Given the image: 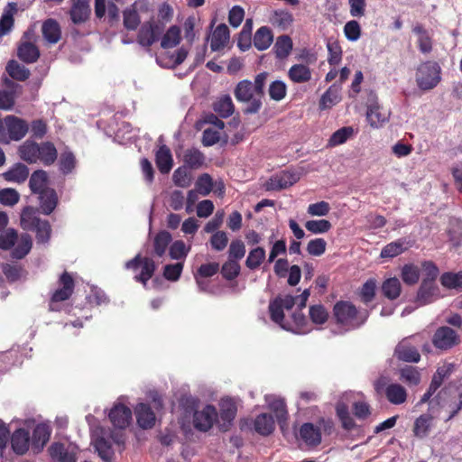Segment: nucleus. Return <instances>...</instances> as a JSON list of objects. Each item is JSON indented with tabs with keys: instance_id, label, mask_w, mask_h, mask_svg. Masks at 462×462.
Masks as SVG:
<instances>
[{
	"instance_id": "29",
	"label": "nucleus",
	"mask_w": 462,
	"mask_h": 462,
	"mask_svg": "<svg viewBox=\"0 0 462 462\" xmlns=\"http://www.w3.org/2000/svg\"><path fill=\"white\" fill-rule=\"evenodd\" d=\"M11 442L12 448L16 454H24L29 448V432L23 429H19L15 430L12 436Z\"/></svg>"
},
{
	"instance_id": "11",
	"label": "nucleus",
	"mask_w": 462,
	"mask_h": 462,
	"mask_svg": "<svg viewBox=\"0 0 462 462\" xmlns=\"http://www.w3.org/2000/svg\"><path fill=\"white\" fill-rule=\"evenodd\" d=\"M432 342L437 348L447 350L457 345L459 337L455 330L444 326L436 330Z\"/></svg>"
},
{
	"instance_id": "8",
	"label": "nucleus",
	"mask_w": 462,
	"mask_h": 462,
	"mask_svg": "<svg viewBox=\"0 0 462 462\" xmlns=\"http://www.w3.org/2000/svg\"><path fill=\"white\" fill-rule=\"evenodd\" d=\"M366 120L372 128L383 127L390 119L391 112L382 106L375 97H373L367 105Z\"/></svg>"
},
{
	"instance_id": "47",
	"label": "nucleus",
	"mask_w": 462,
	"mask_h": 462,
	"mask_svg": "<svg viewBox=\"0 0 462 462\" xmlns=\"http://www.w3.org/2000/svg\"><path fill=\"white\" fill-rule=\"evenodd\" d=\"M136 5H137V3H134L133 5L127 7L123 12L124 26L127 30H131V31L135 30L141 23V19L137 13Z\"/></svg>"
},
{
	"instance_id": "43",
	"label": "nucleus",
	"mask_w": 462,
	"mask_h": 462,
	"mask_svg": "<svg viewBox=\"0 0 462 462\" xmlns=\"http://www.w3.org/2000/svg\"><path fill=\"white\" fill-rule=\"evenodd\" d=\"M180 39L181 36L180 27L177 25H172L166 31V32L162 36L161 41V46L163 49L173 48L180 43Z\"/></svg>"
},
{
	"instance_id": "49",
	"label": "nucleus",
	"mask_w": 462,
	"mask_h": 462,
	"mask_svg": "<svg viewBox=\"0 0 462 462\" xmlns=\"http://www.w3.org/2000/svg\"><path fill=\"white\" fill-rule=\"evenodd\" d=\"M32 245V237L28 234H23L17 245L13 250V257L16 259L23 258L31 251Z\"/></svg>"
},
{
	"instance_id": "25",
	"label": "nucleus",
	"mask_w": 462,
	"mask_h": 462,
	"mask_svg": "<svg viewBox=\"0 0 462 462\" xmlns=\"http://www.w3.org/2000/svg\"><path fill=\"white\" fill-rule=\"evenodd\" d=\"M90 0H72L70 17L74 23H84L90 14Z\"/></svg>"
},
{
	"instance_id": "31",
	"label": "nucleus",
	"mask_w": 462,
	"mask_h": 462,
	"mask_svg": "<svg viewBox=\"0 0 462 462\" xmlns=\"http://www.w3.org/2000/svg\"><path fill=\"white\" fill-rule=\"evenodd\" d=\"M292 22V14L284 10L273 11L269 16V23L282 31L287 30Z\"/></svg>"
},
{
	"instance_id": "54",
	"label": "nucleus",
	"mask_w": 462,
	"mask_h": 462,
	"mask_svg": "<svg viewBox=\"0 0 462 462\" xmlns=\"http://www.w3.org/2000/svg\"><path fill=\"white\" fill-rule=\"evenodd\" d=\"M172 181L180 188H188L191 184L192 178L185 167H179L172 174Z\"/></svg>"
},
{
	"instance_id": "22",
	"label": "nucleus",
	"mask_w": 462,
	"mask_h": 462,
	"mask_svg": "<svg viewBox=\"0 0 462 462\" xmlns=\"http://www.w3.org/2000/svg\"><path fill=\"white\" fill-rule=\"evenodd\" d=\"M300 437L308 446H317L321 442V432L312 423H304L300 429Z\"/></svg>"
},
{
	"instance_id": "19",
	"label": "nucleus",
	"mask_w": 462,
	"mask_h": 462,
	"mask_svg": "<svg viewBox=\"0 0 462 462\" xmlns=\"http://www.w3.org/2000/svg\"><path fill=\"white\" fill-rule=\"evenodd\" d=\"M134 412L137 423L142 429H151L155 424V415L147 404L139 403Z\"/></svg>"
},
{
	"instance_id": "6",
	"label": "nucleus",
	"mask_w": 462,
	"mask_h": 462,
	"mask_svg": "<svg viewBox=\"0 0 462 462\" xmlns=\"http://www.w3.org/2000/svg\"><path fill=\"white\" fill-rule=\"evenodd\" d=\"M438 404L448 412L447 420L452 419L462 409V387L444 388L436 396Z\"/></svg>"
},
{
	"instance_id": "52",
	"label": "nucleus",
	"mask_w": 462,
	"mask_h": 462,
	"mask_svg": "<svg viewBox=\"0 0 462 462\" xmlns=\"http://www.w3.org/2000/svg\"><path fill=\"white\" fill-rule=\"evenodd\" d=\"M454 369L453 364H444L437 369L431 380V388H439L444 380L448 379Z\"/></svg>"
},
{
	"instance_id": "28",
	"label": "nucleus",
	"mask_w": 462,
	"mask_h": 462,
	"mask_svg": "<svg viewBox=\"0 0 462 462\" xmlns=\"http://www.w3.org/2000/svg\"><path fill=\"white\" fill-rule=\"evenodd\" d=\"M384 394L392 404L400 405L406 402L407 392L398 383H391L384 389Z\"/></svg>"
},
{
	"instance_id": "30",
	"label": "nucleus",
	"mask_w": 462,
	"mask_h": 462,
	"mask_svg": "<svg viewBox=\"0 0 462 462\" xmlns=\"http://www.w3.org/2000/svg\"><path fill=\"white\" fill-rule=\"evenodd\" d=\"M273 41V34L267 26L260 27L254 33V45L258 51L267 50Z\"/></svg>"
},
{
	"instance_id": "27",
	"label": "nucleus",
	"mask_w": 462,
	"mask_h": 462,
	"mask_svg": "<svg viewBox=\"0 0 462 462\" xmlns=\"http://www.w3.org/2000/svg\"><path fill=\"white\" fill-rule=\"evenodd\" d=\"M155 162L162 173H168L173 165L171 150L166 145H162L155 153Z\"/></svg>"
},
{
	"instance_id": "35",
	"label": "nucleus",
	"mask_w": 462,
	"mask_h": 462,
	"mask_svg": "<svg viewBox=\"0 0 462 462\" xmlns=\"http://www.w3.org/2000/svg\"><path fill=\"white\" fill-rule=\"evenodd\" d=\"M17 55L23 61L26 63H33L38 60L40 51L33 43L24 42L19 46Z\"/></svg>"
},
{
	"instance_id": "44",
	"label": "nucleus",
	"mask_w": 462,
	"mask_h": 462,
	"mask_svg": "<svg viewBox=\"0 0 462 462\" xmlns=\"http://www.w3.org/2000/svg\"><path fill=\"white\" fill-rule=\"evenodd\" d=\"M28 175V168L22 163L15 164L12 169L4 173V177L6 180L17 183L23 182Z\"/></svg>"
},
{
	"instance_id": "63",
	"label": "nucleus",
	"mask_w": 462,
	"mask_h": 462,
	"mask_svg": "<svg viewBox=\"0 0 462 462\" xmlns=\"http://www.w3.org/2000/svg\"><path fill=\"white\" fill-rule=\"evenodd\" d=\"M287 87L282 80L273 81L269 87V95L273 100L281 101L286 96Z\"/></svg>"
},
{
	"instance_id": "12",
	"label": "nucleus",
	"mask_w": 462,
	"mask_h": 462,
	"mask_svg": "<svg viewBox=\"0 0 462 462\" xmlns=\"http://www.w3.org/2000/svg\"><path fill=\"white\" fill-rule=\"evenodd\" d=\"M217 412L214 406L207 405L202 410H196L193 414V425L200 431H207L217 420Z\"/></svg>"
},
{
	"instance_id": "46",
	"label": "nucleus",
	"mask_w": 462,
	"mask_h": 462,
	"mask_svg": "<svg viewBox=\"0 0 462 462\" xmlns=\"http://www.w3.org/2000/svg\"><path fill=\"white\" fill-rule=\"evenodd\" d=\"M183 161L189 167L199 169L204 164L205 156L198 149L190 148L184 152Z\"/></svg>"
},
{
	"instance_id": "7",
	"label": "nucleus",
	"mask_w": 462,
	"mask_h": 462,
	"mask_svg": "<svg viewBox=\"0 0 462 462\" xmlns=\"http://www.w3.org/2000/svg\"><path fill=\"white\" fill-rule=\"evenodd\" d=\"M203 123L208 125L203 131L202 143L205 146L214 145L226 137L225 123L214 114L206 115Z\"/></svg>"
},
{
	"instance_id": "60",
	"label": "nucleus",
	"mask_w": 462,
	"mask_h": 462,
	"mask_svg": "<svg viewBox=\"0 0 462 462\" xmlns=\"http://www.w3.org/2000/svg\"><path fill=\"white\" fill-rule=\"evenodd\" d=\"M265 258V251L262 247H256L250 251L247 259H246V266L249 269H255L257 268L263 259Z\"/></svg>"
},
{
	"instance_id": "55",
	"label": "nucleus",
	"mask_w": 462,
	"mask_h": 462,
	"mask_svg": "<svg viewBox=\"0 0 462 462\" xmlns=\"http://www.w3.org/2000/svg\"><path fill=\"white\" fill-rule=\"evenodd\" d=\"M171 242V235L167 231L160 232L154 238V251L158 256L166 252L169 244Z\"/></svg>"
},
{
	"instance_id": "40",
	"label": "nucleus",
	"mask_w": 462,
	"mask_h": 462,
	"mask_svg": "<svg viewBox=\"0 0 462 462\" xmlns=\"http://www.w3.org/2000/svg\"><path fill=\"white\" fill-rule=\"evenodd\" d=\"M57 159V150L51 143L39 144L38 161L45 165L52 164Z\"/></svg>"
},
{
	"instance_id": "45",
	"label": "nucleus",
	"mask_w": 462,
	"mask_h": 462,
	"mask_svg": "<svg viewBox=\"0 0 462 462\" xmlns=\"http://www.w3.org/2000/svg\"><path fill=\"white\" fill-rule=\"evenodd\" d=\"M50 436V426L46 423H40L34 428L32 434V443L38 448H42L49 440Z\"/></svg>"
},
{
	"instance_id": "61",
	"label": "nucleus",
	"mask_w": 462,
	"mask_h": 462,
	"mask_svg": "<svg viewBox=\"0 0 462 462\" xmlns=\"http://www.w3.org/2000/svg\"><path fill=\"white\" fill-rule=\"evenodd\" d=\"M441 284L448 289H458L462 287V272L457 273H446L441 278Z\"/></svg>"
},
{
	"instance_id": "48",
	"label": "nucleus",
	"mask_w": 462,
	"mask_h": 462,
	"mask_svg": "<svg viewBox=\"0 0 462 462\" xmlns=\"http://www.w3.org/2000/svg\"><path fill=\"white\" fill-rule=\"evenodd\" d=\"M93 445L98 456L105 461L110 462L113 457V450L110 443L104 437H97L93 440Z\"/></svg>"
},
{
	"instance_id": "3",
	"label": "nucleus",
	"mask_w": 462,
	"mask_h": 462,
	"mask_svg": "<svg viewBox=\"0 0 462 462\" xmlns=\"http://www.w3.org/2000/svg\"><path fill=\"white\" fill-rule=\"evenodd\" d=\"M28 129V124L14 116L0 118V143L8 144L11 141H20L26 135Z\"/></svg>"
},
{
	"instance_id": "56",
	"label": "nucleus",
	"mask_w": 462,
	"mask_h": 462,
	"mask_svg": "<svg viewBox=\"0 0 462 462\" xmlns=\"http://www.w3.org/2000/svg\"><path fill=\"white\" fill-rule=\"evenodd\" d=\"M413 32L417 36V42L420 50L424 53L430 52L432 48V43L429 33L426 31H424L420 26H416L413 29Z\"/></svg>"
},
{
	"instance_id": "10",
	"label": "nucleus",
	"mask_w": 462,
	"mask_h": 462,
	"mask_svg": "<svg viewBox=\"0 0 462 462\" xmlns=\"http://www.w3.org/2000/svg\"><path fill=\"white\" fill-rule=\"evenodd\" d=\"M122 400L123 398H119L108 413L110 421L118 429H125L132 421V411Z\"/></svg>"
},
{
	"instance_id": "32",
	"label": "nucleus",
	"mask_w": 462,
	"mask_h": 462,
	"mask_svg": "<svg viewBox=\"0 0 462 462\" xmlns=\"http://www.w3.org/2000/svg\"><path fill=\"white\" fill-rule=\"evenodd\" d=\"M288 77L294 83H306L311 79V70L304 64H295L288 70Z\"/></svg>"
},
{
	"instance_id": "64",
	"label": "nucleus",
	"mask_w": 462,
	"mask_h": 462,
	"mask_svg": "<svg viewBox=\"0 0 462 462\" xmlns=\"http://www.w3.org/2000/svg\"><path fill=\"white\" fill-rule=\"evenodd\" d=\"M353 134L352 127H342L336 131L330 137L328 143L330 146H337L344 143Z\"/></svg>"
},
{
	"instance_id": "41",
	"label": "nucleus",
	"mask_w": 462,
	"mask_h": 462,
	"mask_svg": "<svg viewBox=\"0 0 462 462\" xmlns=\"http://www.w3.org/2000/svg\"><path fill=\"white\" fill-rule=\"evenodd\" d=\"M42 221L37 216V210L32 207H26L21 213V226L23 229L32 230Z\"/></svg>"
},
{
	"instance_id": "16",
	"label": "nucleus",
	"mask_w": 462,
	"mask_h": 462,
	"mask_svg": "<svg viewBox=\"0 0 462 462\" xmlns=\"http://www.w3.org/2000/svg\"><path fill=\"white\" fill-rule=\"evenodd\" d=\"M49 451L53 462H77L75 448L54 443L50 447Z\"/></svg>"
},
{
	"instance_id": "17",
	"label": "nucleus",
	"mask_w": 462,
	"mask_h": 462,
	"mask_svg": "<svg viewBox=\"0 0 462 462\" xmlns=\"http://www.w3.org/2000/svg\"><path fill=\"white\" fill-rule=\"evenodd\" d=\"M220 418L224 421L222 428L227 430L237 412V402L229 397L222 398L219 402Z\"/></svg>"
},
{
	"instance_id": "24",
	"label": "nucleus",
	"mask_w": 462,
	"mask_h": 462,
	"mask_svg": "<svg viewBox=\"0 0 462 462\" xmlns=\"http://www.w3.org/2000/svg\"><path fill=\"white\" fill-rule=\"evenodd\" d=\"M61 288L55 291L52 295L53 301H63L68 300L73 292L74 282L72 277L68 273H64L60 279Z\"/></svg>"
},
{
	"instance_id": "20",
	"label": "nucleus",
	"mask_w": 462,
	"mask_h": 462,
	"mask_svg": "<svg viewBox=\"0 0 462 462\" xmlns=\"http://www.w3.org/2000/svg\"><path fill=\"white\" fill-rule=\"evenodd\" d=\"M16 12L17 6L15 3H8L5 7L0 18V38L12 31L14 23V16Z\"/></svg>"
},
{
	"instance_id": "34",
	"label": "nucleus",
	"mask_w": 462,
	"mask_h": 462,
	"mask_svg": "<svg viewBox=\"0 0 462 462\" xmlns=\"http://www.w3.org/2000/svg\"><path fill=\"white\" fill-rule=\"evenodd\" d=\"M44 39L51 44L57 43L60 39V28L55 20L49 19L45 21L42 28Z\"/></svg>"
},
{
	"instance_id": "21",
	"label": "nucleus",
	"mask_w": 462,
	"mask_h": 462,
	"mask_svg": "<svg viewBox=\"0 0 462 462\" xmlns=\"http://www.w3.org/2000/svg\"><path fill=\"white\" fill-rule=\"evenodd\" d=\"M229 41V29L228 27L221 23L216 27L213 31L210 38V49L213 51L222 50Z\"/></svg>"
},
{
	"instance_id": "33",
	"label": "nucleus",
	"mask_w": 462,
	"mask_h": 462,
	"mask_svg": "<svg viewBox=\"0 0 462 462\" xmlns=\"http://www.w3.org/2000/svg\"><path fill=\"white\" fill-rule=\"evenodd\" d=\"M40 206L43 214L50 215L58 204V197L54 189H49L39 195Z\"/></svg>"
},
{
	"instance_id": "53",
	"label": "nucleus",
	"mask_w": 462,
	"mask_h": 462,
	"mask_svg": "<svg viewBox=\"0 0 462 462\" xmlns=\"http://www.w3.org/2000/svg\"><path fill=\"white\" fill-rule=\"evenodd\" d=\"M8 74L14 79L25 80L30 76V71L24 66L20 65L15 60H11L6 66Z\"/></svg>"
},
{
	"instance_id": "38",
	"label": "nucleus",
	"mask_w": 462,
	"mask_h": 462,
	"mask_svg": "<svg viewBox=\"0 0 462 462\" xmlns=\"http://www.w3.org/2000/svg\"><path fill=\"white\" fill-rule=\"evenodd\" d=\"M395 355L400 360L417 363L420 360V354L413 346L406 342H401L395 348Z\"/></svg>"
},
{
	"instance_id": "15",
	"label": "nucleus",
	"mask_w": 462,
	"mask_h": 462,
	"mask_svg": "<svg viewBox=\"0 0 462 462\" xmlns=\"http://www.w3.org/2000/svg\"><path fill=\"white\" fill-rule=\"evenodd\" d=\"M440 297L439 289L436 283L421 282L418 290L415 302L419 306L430 304Z\"/></svg>"
},
{
	"instance_id": "4",
	"label": "nucleus",
	"mask_w": 462,
	"mask_h": 462,
	"mask_svg": "<svg viewBox=\"0 0 462 462\" xmlns=\"http://www.w3.org/2000/svg\"><path fill=\"white\" fill-rule=\"evenodd\" d=\"M234 95L237 101L247 104L244 110L245 114H256L262 107V97L257 96L250 80L240 81L235 88Z\"/></svg>"
},
{
	"instance_id": "57",
	"label": "nucleus",
	"mask_w": 462,
	"mask_h": 462,
	"mask_svg": "<svg viewBox=\"0 0 462 462\" xmlns=\"http://www.w3.org/2000/svg\"><path fill=\"white\" fill-rule=\"evenodd\" d=\"M383 294L389 299H396L401 293V282L397 278H390L383 284Z\"/></svg>"
},
{
	"instance_id": "1",
	"label": "nucleus",
	"mask_w": 462,
	"mask_h": 462,
	"mask_svg": "<svg viewBox=\"0 0 462 462\" xmlns=\"http://www.w3.org/2000/svg\"><path fill=\"white\" fill-rule=\"evenodd\" d=\"M334 316L337 322L346 329L356 328L367 319V312H358L356 308L348 301H340L334 306Z\"/></svg>"
},
{
	"instance_id": "37",
	"label": "nucleus",
	"mask_w": 462,
	"mask_h": 462,
	"mask_svg": "<svg viewBox=\"0 0 462 462\" xmlns=\"http://www.w3.org/2000/svg\"><path fill=\"white\" fill-rule=\"evenodd\" d=\"M47 184L48 176L46 171L40 170L32 174L29 186L32 193L40 195L42 192L48 190L50 188L47 187Z\"/></svg>"
},
{
	"instance_id": "36",
	"label": "nucleus",
	"mask_w": 462,
	"mask_h": 462,
	"mask_svg": "<svg viewBox=\"0 0 462 462\" xmlns=\"http://www.w3.org/2000/svg\"><path fill=\"white\" fill-rule=\"evenodd\" d=\"M254 426L257 433L267 436L274 430V420L270 414L262 413L255 418Z\"/></svg>"
},
{
	"instance_id": "5",
	"label": "nucleus",
	"mask_w": 462,
	"mask_h": 462,
	"mask_svg": "<svg viewBox=\"0 0 462 462\" xmlns=\"http://www.w3.org/2000/svg\"><path fill=\"white\" fill-rule=\"evenodd\" d=\"M441 69L437 62L427 61L420 64L416 71V82L420 89L427 91L434 88L441 79Z\"/></svg>"
},
{
	"instance_id": "26",
	"label": "nucleus",
	"mask_w": 462,
	"mask_h": 462,
	"mask_svg": "<svg viewBox=\"0 0 462 462\" xmlns=\"http://www.w3.org/2000/svg\"><path fill=\"white\" fill-rule=\"evenodd\" d=\"M268 408L274 413L278 423L282 428V423L286 420L288 411L285 402L280 397L266 396L265 397Z\"/></svg>"
},
{
	"instance_id": "51",
	"label": "nucleus",
	"mask_w": 462,
	"mask_h": 462,
	"mask_svg": "<svg viewBox=\"0 0 462 462\" xmlns=\"http://www.w3.org/2000/svg\"><path fill=\"white\" fill-rule=\"evenodd\" d=\"M189 51L184 47L180 48L174 54L169 56V60H166L167 57H160L158 59L162 66L174 68L184 61L187 58Z\"/></svg>"
},
{
	"instance_id": "50",
	"label": "nucleus",
	"mask_w": 462,
	"mask_h": 462,
	"mask_svg": "<svg viewBox=\"0 0 462 462\" xmlns=\"http://www.w3.org/2000/svg\"><path fill=\"white\" fill-rule=\"evenodd\" d=\"M292 50V41L288 35L279 36L274 44V51L277 58H286Z\"/></svg>"
},
{
	"instance_id": "13",
	"label": "nucleus",
	"mask_w": 462,
	"mask_h": 462,
	"mask_svg": "<svg viewBox=\"0 0 462 462\" xmlns=\"http://www.w3.org/2000/svg\"><path fill=\"white\" fill-rule=\"evenodd\" d=\"M300 180L297 172L283 171L270 178L265 183L266 190H281L292 186Z\"/></svg>"
},
{
	"instance_id": "59",
	"label": "nucleus",
	"mask_w": 462,
	"mask_h": 462,
	"mask_svg": "<svg viewBox=\"0 0 462 462\" xmlns=\"http://www.w3.org/2000/svg\"><path fill=\"white\" fill-rule=\"evenodd\" d=\"M331 223L326 219L309 220L305 223L308 231L313 234H324L331 228Z\"/></svg>"
},
{
	"instance_id": "42",
	"label": "nucleus",
	"mask_w": 462,
	"mask_h": 462,
	"mask_svg": "<svg viewBox=\"0 0 462 462\" xmlns=\"http://www.w3.org/2000/svg\"><path fill=\"white\" fill-rule=\"evenodd\" d=\"M214 110L217 112L221 117L226 118L230 116L235 110V106L232 101V98L228 95H225L220 97L214 103Z\"/></svg>"
},
{
	"instance_id": "23",
	"label": "nucleus",
	"mask_w": 462,
	"mask_h": 462,
	"mask_svg": "<svg viewBox=\"0 0 462 462\" xmlns=\"http://www.w3.org/2000/svg\"><path fill=\"white\" fill-rule=\"evenodd\" d=\"M341 88L336 84L331 85L321 96L319 103L320 110H327L341 101Z\"/></svg>"
},
{
	"instance_id": "18",
	"label": "nucleus",
	"mask_w": 462,
	"mask_h": 462,
	"mask_svg": "<svg viewBox=\"0 0 462 462\" xmlns=\"http://www.w3.org/2000/svg\"><path fill=\"white\" fill-rule=\"evenodd\" d=\"M434 417L425 413L419 416L413 424L412 431L416 438L425 439L430 434L433 427Z\"/></svg>"
},
{
	"instance_id": "62",
	"label": "nucleus",
	"mask_w": 462,
	"mask_h": 462,
	"mask_svg": "<svg viewBox=\"0 0 462 462\" xmlns=\"http://www.w3.org/2000/svg\"><path fill=\"white\" fill-rule=\"evenodd\" d=\"M195 185L197 191L203 196H208L213 190V180L208 173L201 174Z\"/></svg>"
},
{
	"instance_id": "58",
	"label": "nucleus",
	"mask_w": 462,
	"mask_h": 462,
	"mask_svg": "<svg viewBox=\"0 0 462 462\" xmlns=\"http://www.w3.org/2000/svg\"><path fill=\"white\" fill-rule=\"evenodd\" d=\"M420 278V269L414 264H406L402 269V279L409 285L415 284Z\"/></svg>"
},
{
	"instance_id": "2",
	"label": "nucleus",
	"mask_w": 462,
	"mask_h": 462,
	"mask_svg": "<svg viewBox=\"0 0 462 462\" xmlns=\"http://www.w3.org/2000/svg\"><path fill=\"white\" fill-rule=\"evenodd\" d=\"M295 304L298 306V309L301 310L306 307L307 300H303L300 296L293 297L286 295L283 298L279 297L271 301L269 304V311L273 321L279 324L281 328L285 330H293L290 325L283 323V310H291Z\"/></svg>"
},
{
	"instance_id": "14",
	"label": "nucleus",
	"mask_w": 462,
	"mask_h": 462,
	"mask_svg": "<svg viewBox=\"0 0 462 462\" xmlns=\"http://www.w3.org/2000/svg\"><path fill=\"white\" fill-rule=\"evenodd\" d=\"M162 26L158 23L150 21L144 23L138 33V42L142 46H151L162 32Z\"/></svg>"
},
{
	"instance_id": "9",
	"label": "nucleus",
	"mask_w": 462,
	"mask_h": 462,
	"mask_svg": "<svg viewBox=\"0 0 462 462\" xmlns=\"http://www.w3.org/2000/svg\"><path fill=\"white\" fill-rule=\"evenodd\" d=\"M125 267L134 272L141 268V273L136 274L134 279L137 282H142L144 286L152 278L155 271V263L153 260L147 257L142 258L140 254H137L134 259L128 261L125 263Z\"/></svg>"
},
{
	"instance_id": "39",
	"label": "nucleus",
	"mask_w": 462,
	"mask_h": 462,
	"mask_svg": "<svg viewBox=\"0 0 462 462\" xmlns=\"http://www.w3.org/2000/svg\"><path fill=\"white\" fill-rule=\"evenodd\" d=\"M39 144L31 141L24 142L19 148L21 158L29 162H38Z\"/></svg>"
}]
</instances>
